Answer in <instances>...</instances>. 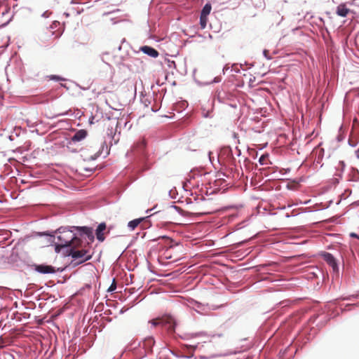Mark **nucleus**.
I'll use <instances>...</instances> for the list:
<instances>
[{"label": "nucleus", "mask_w": 359, "mask_h": 359, "mask_svg": "<svg viewBox=\"0 0 359 359\" xmlns=\"http://www.w3.org/2000/svg\"><path fill=\"white\" fill-rule=\"evenodd\" d=\"M57 233L58 235L57 236V242L55 245L56 251L66 247L79 248L81 245V240L76 237L72 231L60 228L57 229Z\"/></svg>", "instance_id": "nucleus-1"}, {"label": "nucleus", "mask_w": 359, "mask_h": 359, "mask_svg": "<svg viewBox=\"0 0 359 359\" xmlns=\"http://www.w3.org/2000/svg\"><path fill=\"white\" fill-rule=\"evenodd\" d=\"M76 248H72L69 251V255L72 257V263L74 266L90 260L93 256V253H90L88 249L76 250Z\"/></svg>", "instance_id": "nucleus-2"}, {"label": "nucleus", "mask_w": 359, "mask_h": 359, "mask_svg": "<svg viewBox=\"0 0 359 359\" xmlns=\"http://www.w3.org/2000/svg\"><path fill=\"white\" fill-rule=\"evenodd\" d=\"M118 121L116 118H107L104 120V127L107 128V133L109 136L114 139L116 134Z\"/></svg>", "instance_id": "nucleus-3"}, {"label": "nucleus", "mask_w": 359, "mask_h": 359, "mask_svg": "<svg viewBox=\"0 0 359 359\" xmlns=\"http://www.w3.org/2000/svg\"><path fill=\"white\" fill-rule=\"evenodd\" d=\"M161 326L165 327L170 333H174L176 322L171 316H163L161 317Z\"/></svg>", "instance_id": "nucleus-4"}, {"label": "nucleus", "mask_w": 359, "mask_h": 359, "mask_svg": "<svg viewBox=\"0 0 359 359\" xmlns=\"http://www.w3.org/2000/svg\"><path fill=\"white\" fill-rule=\"evenodd\" d=\"M34 269L36 271L43 273V274H49V273H55L56 270L55 267L50 265H45V264H39L34 266Z\"/></svg>", "instance_id": "nucleus-5"}, {"label": "nucleus", "mask_w": 359, "mask_h": 359, "mask_svg": "<svg viewBox=\"0 0 359 359\" xmlns=\"http://www.w3.org/2000/svg\"><path fill=\"white\" fill-rule=\"evenodd\" d=\"M322 257H323V259L332 268L334 271H338V266L336 259L332 254L329 252H323L322 254Z\"/></svg>", "instance_id": "nucleus-6"}, {"label": "nucleus", "mask_w": 359, "mask_h": 359, "mask_svg": "<svg viewBox=\"0 0 359 359\" xmlns=\"http://www.w3.org/2000/svg\"><path fill=\"white\" fill-rule=\"evenodd\" d=\"M140 50L144 53L154 58L157 57L159 55L158 52L151 46H144L140 47Z\"/></svg>", "instance_id": "nucleus-7"}, {"label": "nucleus", "mask_w": 359, "mask_h": 359, "mask_svg": "<svg viewBox=\"0 0 359 359\" xmlns=\"http://www.w3.org/2000/svg\"><path fill=\"white\" fill-rule=\"evenodd\" d=\"M106 227L105 223H101L98 225L96 229L97 239L100 242H103L105 239L104 231L106 230Z\"/></svg>", "instance_id": "nucleus-8"}, {"label": "nucleus", "mask_w": 359, "mask_h": 359, "mask_svg": "<svg viewBox=\"0 0 359 359\" xmlns=\"http://www.w3.org/2000/svg\"><path fill=\"white\" fill-rule=\"evenodd\" d=\"M87 136V131L86 130L81 129L78 130L74 136L72 137V140L73 142H79Z\"/></svg>", "instance_id": "nucleus-9"}, {"label": "nucleus", "mask_w": 359, "mask_h": 359, "mask_svg": "<svg viewBox=\"0 0 359 359\" xmlns=\"http://www.w3.org/2000/svg\"><path fill=\"white\" fill-rule=\"evenodd\" d=\"M76 229L79 231H80L82 233H83L84 234L87 235L88 238L90 241H93L94 240V236H93V229L92 228L87 227V226H79V227H76Z\"/></svg>", "instance_id": "nucleus-10"}, {"label": "nucleus", "mask_w": 359, "mask_h": 359, "mask_svg": "<svg viewBox=\"0 0 359 359\" xmlns=\"http://www.w3.org/2000/svg\"><path fill=\"white\" fill-rule=\"evenodd\" d=\"M349 13V9L344 4H340L337 8V14L341 17H346Z\"/></svg>", "instance_id": "nucleus-11"}, {"label": "nucleus", "mask_w": 359, "mask_h": 359, "mask_svg": "<svg viewBox=\"0 0 359 359\" xmlns=\"http://www.w3.org/2000/svg\"><path fill=\"white\" fill-rule=\"evenodd\" d=\"M142 220V218L133 219L128 222V226L130 228L131 231H133L141 223Z\"/></svg>", "instance_id": "nucleus-12"}, {"label": "nucleus", "mask_w": 359, "mask_h": 359, "mask_svg": "<svg viewBox=\"0 0 359 359\" xmlns=\"http://www.w3.org/2000/svg\"><path fill=\"white\" fill-rule=\"evenodd\" d=\"M211 11V6L210 4H205L203 8L201 15L204 16H208Z\"/></svg>", "instance_id": "nucleus-13"}, {"label": "nucleus", "mask_w": 359, "mask_h": 359, "mask_svg": "<svg viewBox=\"0 0 359 359\" xmlns=\"http://www.w3.org/2000/svg\"><path fill=\"white\" fill-rule=\"evenodd\" d=\"M208 22V16L201 15L200 16V25L202 29H205Z\"/></svg>", "instance_id": "nucleus-14"}, {"label": "nucleus", "mask_w": 359, "mask_h": 359, "mask_svg": "<svg viewBox=\"0 0 359 359\" xmlns=\"http://www.w3.org/2000/svg\"><path fill=\"white\" fill-rule=\"evenodd\" d=\"M161 318H156L150 321V323L154 326L161 325Z\"/></svg>", "instance_id": "nucleus-15"}, {"label": "nucleus", "mask_w": 359, "mask_h": 359, "mask_svg": "<svg viewBox=\"0 0 359 359\" xmlns=\"http://www.w3.org/2000/svg\"><path fill=\"white\" fill-rule=\"evenodd\" d=\"M50 80H55V81H65V79L64 78H62L60 76L57 75H50L48 76Z\"/></svg>", "instance_id": "nucleus-16"}, {"label": "nucleus", "mask_w": 359, "mask_h": 359, "mask_svg": "<svg viewBox=\"0 0 359 359\" xmlns=\"http://www.w3.org/2000/svg\"><path fill=\"white\" fill-rule=\"evenodd\" d=\"M145 146H146V143H145L144 140L141 141L140 143H138L137 144V147L138 148V149L140 151H142L144 149Z\"/></svg>", "instance_id": "nucleus-17"}, {"label": "nucleus", "mask_w": 359, "mask_h": 359, "mask_svg": "<svg viewBox=\"0 0 359 359\" xmlns=\"http://www.w3.org/2000/svg\"><path fill=\"white\" fill-rule=\"evenodd\" d=\"M268 160V156H264V155H262L260 158H259V162L262 164V165H264L266 164V161Z\"/></svg>", "instance_id": "nucleus-18"}, {"label": "nucleus", "mask_w": 359, "mask_h": 359, "mask_svg": "<svg viewBox=\"0 0 359 359\" xmlns=\"http://www.w3.org/2000/svg\"><path fill=\"white\" fill-rule=\"evenodd\" d=\"M116 289V283L115 280H113L111 285L108 288V292H112Z\"/></svg>", "instance_id": "nucleus-19"}, {"label": "nucleus", "mask_w": 359, "mask_h": 359, "mask_svg": "<svg viewBox=\"0 0 359 359\" xmlns=\"http://www.w3.org/2000/svg\"><path fill=\"white\" fill-rule=\"evenodd\" d=\"M268 53H269V51H268V50H264V56H265L266 57H267L268 59H269V57H268V55H268Z\"/></svg>", "instance_id": "nucleus-20"}, {"label": "nucleus", "mask_w": 359, "mask_h": 359, "mask_svg": "<svg viewBox=\"0 0 359 359\" xmlns=\"http://www.w3.org/2000/svg\"><path fill=\"white\" fill-rule=\"evenodd\" d=\"M351 236L352 237L358 238V236H357L355 233H351Z\"/></svg>", "instance_id": "nucleus-21"}, {"label": "nucleus", "mask_w": 359, "mask_h": 359, "mask_svg": "<svg viewBox=\"0 0 359 359\" xmlns=\"http://www.w3.org/2000/svg\"><path fill=\"white\" fill-rule=\"evenodd\" d=\"M189 347H191L193 348L194 349L196 348V346H192V345H190Z\"/></svg>", "instance_id": "nucleus-22"}, {"label": "nucleus", "mask_w": 359, "mask_h": 359, "mask_svg": "<svg viewBox=\"0 0 359 359\" xmlns=\"http://www.w3.org/2000/svg\"><path fill=\"white\" fill-rule=\"evenodd\" d=\"M148 342H152V343H154V341H153V340H152V339H149V340H148Z\"/></svg>", "instance_id": "nucleus-23"}, {"label": "nucleus", "mask_w": 359, "mask_h": 359, "mask_svg": "<svg viewBox=\"0 0 359 359\" xmlns=\"http://www.w3.org/2000/svg\"><path fill=\"white\" fill-rule=\"evenodd\" d=\"M149 167L145 168L144 170H148Z\"/></svg>", "instance_id": "nucleus-24"}]
</instances>
